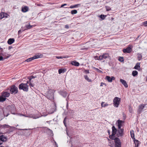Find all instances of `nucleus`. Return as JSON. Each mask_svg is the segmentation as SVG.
<instances>
[{
	"label": "nucleus",
	"instance_id": "nucleus-52",
	"mask_svg": "<svg viewBox=\"0 0 147 147\" xmlns=\"http://www.w3.org/2000/svg\"><path fill=\"white\" fill-rule=\"evenodd\" d=\"M103 84L105 85L106 86V84L105 83H104L102 82L101 83V84L100 85V86H102Z\"/></svg>",
	"mask_w": 147,
	"mask_h": 147
},
{
	"label": "nucleus",
	"instance_id": "nucleus-22",
	"mask_svg": "<svg viewBox=\"0 0 147 147\" xmlns=\"http://www.w3.org/2000/svg\"><path fill=\"white\" fill-rule=\"evenodd\" d=\"M28 7L26 6L22 7V12H26L28 11Z\"/></svg>",
	"mask_w": 147,
	"mask_h": 147
},
{
	"label": "nucleus",
	"instance_id": "nucleus-31",
	"mask_svg": "<svg viewBox=\"0 0 147 147\" xmlns=\"http://www.w3.org/2000/svg\"><path fill=\"white\" fill-rule=\"evenodd\" d=\"M130 134H131V138L132 139H135L134 138V135L133 133L134 131L133 130H131L130 131Z\"/></svg>",
	"mask_w": 147,
	"mask_h": 147
},
{
	"label": "nucleus",
	"instance_id": "nucleus-46",
	"mask_svg": "<svg viewBox=\"0 0 147 147\" xmlns=\"http://www.w3.org/2000/svg\"><path fill=\"white\" fill-rule=\"evenodd\" d=\"M143 25L145 26H147V21L143 22Z\"/></svg>",
	"mask_w": 147,
	"mask_h": 147
},
{
	"label": "nucleus",
	"instance_id": "nucleus-26",
	"mask_svg": "<svg viewBox=\"0 0 147 147\" xmlns=\"http://www.w3.org/2000/svg\"><path fill=\"white\" fill-rule=\"evenodd\" d=\"M134 142L135 144V147H138L140 144V142L137 140L134 139Z\"/></svg>",
	"mask_w": 147,
	"mask_h": 147
},
{
	"label": "nucleus",
	"instance_id": "nucleus-29",
	"mask_svg": "<svg viewBox=\"0 0 147 147\" xmlns=\"http://www.w3.org/2000/svg\"><path fill=\"white\" fill-rule=\"evenodd\" d=\"M80 4H76V5H74L71 6L69 8L71 9H72V8H76V7H78L79 6H80Z\"/></svg>",
	"mask_w": 147,
	"mask_h": 147
},
{
	"label": "nucleus",
	"instance_id": "nucleus-9",
	"mask_svg": "<svg viewBox=\"0 0 147 147\" xmlns=\"http://www.w3.org/2000/svg\"><path fill=\"white\" fill-rule=\"evenodd\" d=\"M40 56L39 55H36L32 57H31L27 59L25 61L27 62H29L35 59H38L40 57Z\"/></svg>",
	"mask_w": 147,
	"mask_h": 147
},
{
	"label": "nucleus",
	"instance_id": "nucleus-60",
	"mask_svg": "<svg viewBox=\"0 0 147 147\" xmlns=\"http://www.w3.org/2000/svg\"><path fill=\"white\" fill-rule=\"evenodd\" d=\"M24 130H28V129H25Z\"/></svg>",
	"mask_w": 147,
	"mask_h": 147
},
{
	"label": "nucleus",
	"instance_id": "nucleus-56",
	"mask_svg": "<svg viewBox=\"0 0 147 147\" xmlns=\"http://www.w3.org/2000/svg\"><path fill=\"white\" fill-rule=\"evenodd\" d=\"M97 56H96V57H95V59H97Z\"/></svg>",
	"mask_w": 147,
	"mask_h": 147
},
{
	"label": "nucleus",
	"instance_id": "nucleus-7",
	"mask_svg": "<svg viewBox=\"0 0 147 147\" xmlns=\"http://www.w3.org/2000/svg\"><path fill=\"white\" fill-rule=\"evenodd\" d=\"M146 105H147V104H142L140 105L139 106L138 109V113H140L142 111V110Z\"/></svg>",
	"mask_w": 147,
	"mask_h": 147
},
{
	"label": "nucleus",
	"instance_id": "nucleus-27",
	"mask_svg": "<svg viewBox=\"0 0 147 147\" xmlns=\"http://www.w3.org/2000/svg\"><path fill=\"white\" fill-rule=\"evenodd\" d=\"M60 94L64 97H65L67 95V93L66 92L63 91L61 92Z\"/></svg>",
	"mask_w": 147,
	"mask_h": 147
},
{
	"label": "nucleus",
	"instance_id": "nucleus-47",
	"mask_svg": "<svg viewBox=\"0 0 147 147\" xmlns=\"http://www.w3.org/2000/svg\"><path fill=\"white\" fill-rule=\"evenodd\" d=\"M65 119H66V118H65L64 120H63V123L65 125V127H66V120H65Z\"/></svg>",
	"mask_w": 147,
	"mask_h": 147
},
{
	"label": "nucleus",
	"instance_id": "nucleus-33",
	"mask_svg": "<svg viewBox=\"0 0 147 147\" xmlns=\"http://www.w3.org/2000/svg\"><path fill=\"white\" fill-rule=\"evenodd\" d=\"M108 105L107 103H105L104 102H102L101 103V105L102 107H105Z\"/></svg>",
	"mask_w": 147,
	"mask_h": 147
},
{
	"label": "nucleus",
	"instance_id": "nucleus-24",
	"mask_svg": "<svg viewBox=\"0 0 147 147\" xmlns=\"http://www.w3.org/2000/svg\"><path fill=\"white\" fill-rule=\"evenodd\" d=\"M14 41L15 40L14 38H10L8 40L7 42L8 44L11 45L14 42Z\"/></svg>",
	"mask_w": 147,
	"mask_h": 147
},
{
	"label": "nucleus",
	"instance_id": "nucleus-25",
	"mask_svg": "<svg viewBox=\"0 0 147 147\" xmlns=\"http://www.w3.org/2000/svg\"><path fill=\"white\" fill-rule=\"evenodd\" d=\"M71 64L72 65L75 66H78L79 65V63L78 62L75 61H72L71 62Z\"/></svg>",
	"mask_w": 147,
	"mask_h": 147
},
{
	"label": "nucleus",
	"instance_id": "nucleus-63",
	"mask_svg": "<svg viewBox=\"0 0 147 147\" xmlns=\"http://www.w3.org/2000/svg\"><path fill=\"white\" fill-rule=\"evenodd\" d=\"M71 147H72V146H71Z\"/></svg>",
	"mask_w": 147,
	"mask_h": 147
},
{
	"label": "nucleus",
	"instance_id": "nucleus-2",
	"mask_svg": "<svg viewBox=\"0 0 147 147\" xmlns=\"http://www.w3.org/2000/svg\"><path fill=\"white\" fill-rule=\"evenodd\" d=\"M10 56L6 53L0 52V61L8 58Z\"/></svg>",
	"mask_w": 147,
	"mask_h": 147
},
{
	"label": "nucleus",
	"instance_id": "nucleus-34",
	"mask_svg": "<svg viewBox=\"0 0 147 147\" xmlns=\"http://www.w3.org/2000/svg\"><path fill=\"white\" fill-rule=\"evenodd\" d=\"M138 59L139 61H140L142 58V56L141 54H138Z\"/></svg>",
	"mask_w": 147,
	"mask_h": 147
},
{
	"label": "nucleus",
	"instance_id": "nucleus-6",
	"mask_svg": "<svg viewBox=\"0 0 147 147\" xmlns=\"http://www.w3.org/2000/svg\"><path fill=\"white\" fill-rule=\"evenodd\" d=\"M120 100V98L117 97H115L114 99L113 102L115 107H118Z\"/></svg>",
	"mask_w": 147,
	"mask_h": 147
},
{
	"label": "nucleus",
	"instance_id": "nucleus-5",
	"mask_svg": "<svg viewBox=\"0 0 147 147\" xmlns=\"http://www.w3.org/2000/svg\"><path fill=\"white\" fill-rule=\"evenodd\" d=\"M114 140L115 147H121V142L120 140L117 138H112Z\"/></svg>",
	"mask_w": 147,
	"mask_h": 147
},
{
	"label": "nucleus",
	"instance_id": "nucleus-62",
	"mask_svg": "<svg viewBox=\"0 0 147 147\" xmlns=\"http://www.w3.org/2000/svg\"><path fill=\"white\" fill-rule=\"evenodd\" d=\"M108 132H109V131H108Z\"/></svg>",
	"mask_w": 147,
	"mask_h": 147
},
{
	"label": "nucleus",
	"instance_id": "nucleus-39",
	"mask_svg": "<svg viewBox=\"0 0 147 147\" xmlns=\"http://www.w3.org/2000/svg\"><path fill=\"white\" fill-rule=\"evenodd\" d=\"M106 16L104 15H101L100 17V18H101L102 20H104L105 18L106 17Z\"/></svg>",
	"mask_w": 147,
	"mask_h": 147
},
{
	"label": "nucleus",
	"instance_id": "nucleus-50",
	"mask_svg": "<svg viewBox=\"0 0 147 147\" xmlns=\"http://www.w3.org/2000/svg\"><path fill=\"white\" fill-rule=\"evenodd\" d=\"M85 72L86 74H88L89 73V71L88 70H85Z\"/></svg>",
	"mask_w": 147,
	"mask_h": 147
},
{
	"label": "nucleus",
	"instance_id": "nucleus-55",
	"mask_svg": "<svg viewBox=\"0 0 147 147\" xmlns=\"http://www.w3.org/2000/svg\"><path fill=\"white\" fill-rule=\"evenodd\" d=\"M68 107V102H67V106H66V107H67V108Z\"/></svg>",
	"mask_w": 147,
	"mask_h": 147
},
{
	"label": "nucleus",
	"instance_id": "nucleus-57",
	"mask_svg": "<svg viewBox=\"0 0 147 147\" xmlns=\"http://www.w3.org/2000/svg\"><path fill=\"white\" fill-rule=\"evenodd\" d=\"M137 131H139V129H138V128H137Z\"/></svg>",
	"mask_w": 147,
	"mask_h": 147
},
{
	"label": "nucleus",
	"instance_id": "nucleus-58",
	"mask_svg": "<svg viewBox=\"0 0 147 147\" xmlns=\"http://www.w3.org/2000/svg\"><path fill=\"white\" fill-rule=\"evenodd\" d=\"M20 31H21L20 30H19V33H20Z\"/></svg>",
	"mask_w": 147,
	"mask_h": 147
},
{
	"label": "nucleus",
	"instance_id": "nucleus-17",
	"mask_svg": "<svg viewBox=\"0 0 147 147\" xmlns=\"http://www.w3.org/2000/svg\"><path fill=\"white\" fill-rule=\"evenodd\" d=\"M120 81L124 86L125 88H127L128 86L126 81L122 79H120Z\"/></svg>",
	"mask_w": 147,
	"mask_h": 147
},
{
	"label": "nucleus",
	"instance_id": "nucleus-59",
	"mask_svg": "<svg viewBox=\"0 0 147 147\" xmlns=\"http://www.w3.org/2000/svg\"><path fill=\"white\" fill-rule=\"evenodd\" d=\"M100 71V72H102L101 71Z\"/></svg>",
	"mask_w": 147,
	"mask_h": 147
},
{
	"label": "nucleus",
	"instance_id": "nucleus-23",
	"mask_svg": "<svg viewBox=\"0 0 147 147\" xmlns=\"http://www.w3.org/2000/svg\"><path fill=\"white\" fill-rule=\"evenodd\" d=\"M10 112L11 114H15L16 112V109L15 107H11V109H10Z\"/></svg>",
	"mask_w": 147,
	"mask_h": 147
},
{
	"label": "nucleus",
	"instance_id": "nucleus-30",
	"mask_svg": "<svg viewBox=\"0 0 147 147\" xmlns=\"http://www.w3.org/2000/svg\"><path fill=\"white\" fill-rule=\"evenodd\" d=\"M138 74V72L137 71L135 70L132 71V75L134 76H135Z\"/></svg>",
	"mask_w": 147,
	"mask_h": 147
},
{
	"label": "nucleus",
	"instance_id": "nucleus-42",
	"mask_svg": "<svg viewBox=\"0 0 147 147\" xmlns=\"http://www.w3.org/2000/svg\"><path fill=\"white\" fill-rule=\"evenodd\" d=\"M119 60L121 62H123V57H120L119 59Z\"/></svg>",
	"mask_w": 147,
	"mask_h": 147
},
{
	"label": "nucleus",
	"instance_id": "nucleus-1",
	"mask_svg": "<svg viewBox=\"0 0 147 147\" xmlns=\"http://www.w3.org/2000/svg\"><path fill=\"white\" fill-rule=\"evenodd\" d=\"M97 60H102L104 59H110L109 54L108 53H104L102 55H100L99 57H97Z\"/></svg>",
	"mask_w": 147,
	"mask_h": 147
},
{
	"label": "nucleus",
	"instance_id": "nucleus-32",
	"mask_svg": "<svg viewBox=\"0 0 147 147\" xmlns=\"http://www.w3.org/2000/svg\"><path fill=\"white\" fill-rule=\"evenodd\" d=\"M65 72V70L63 69H61L58 70V72L59 74H61V73H64Z\"/></svg>",
	"mask_w": 147,
	"mask_h": 147
},
{
	"label": "nucleus",
	"instance_id": "nucleus-44",
	"mask_svg": "<svg viewBox=\"0 0 147 147\" xmlns=\"http://www.w3.org/2000/svg\"><path fill=\"white\" fill-rule=\"evenodd\" d=\"M26 27L27 29H29L31 28L32 27V26L29 25H27L26 26Z\"/></svg>",
	"mask_w": 147,
	"mask_h": 147
},
{
	"label": "nucleus",
	"instance_id": "nucleus-3",
	"mask_svg": "<svg viewBox=\"0 0 147 147\" xmlns=\"http://www.w3.org/2000/svg\"><path fill=\"white\" fill-rule=\"evenodd\" d=\"M19 89L22 90L25 92H27L28 91V86L27 84L22 83L19 85Z\"/></svg>",
	"mask_w": 147,
	"mask_h": 147
},
{
	"label": "nucleus",
	"instance_id": "nucleus-61",
	"mask_svg": "<svg viewBox=\"0 0 147 147\" xmlns=\"http://www.w3.org/2000/svg\"><path fill=\"white\" fill-rule=\"evenodd\" d=\"M18 33H19V32H18Z\"/></svg>",
	"mask_w": 147,
	"mask_h": 147
},
{
	"label": "nucleus",
	"instance_id": "nucleus-53",
	"mask_svg": "<svg viewBox=\"0 0 147 147\" xmlns=\"http://www.w3.org/2000/svg\"><path fill=\"white\" fill-rule=\"evenodd\" d=\"M12 48V46H9L8 47V49L9 50H10L11 49V48Z\"/></svg>",
	"mask_w": 147,
	"mask_h": 147
},
{
	"label": "nucleus",
	"instance_id": "nucleus-43",
	"mask_svg": "<svg viewBox=\"0 0 147 147\" xmlns=\"http://www.w3.org/2000/svg\"><path fill=\"white\" fill-rule=\"evenodd\" d=\"M105 7L106 10L107 11H109L111 9V8L109 7L106 6Z\"/></svg>",
	"mask_w": 147,
	"mask_h": 147
},
{
	"label": "nucleus",
	"instance_id": "nucleus-38",
	"mask_svg": "<svg viewBox=\"0 0 147 147\" xmlns=\"http://www.w3.org/2000/svg\"><path fill=\"white\" fill-rule=\"evenodd\" d=\"M35 78L36 77H34V76H29L28 77V78L30 81H31V80L32 79Z\"/></svg>",
	"mask_w": 147,
	"mask_h": 147
},
{
	"label": "nucleus",
	"instance_id": "nucleus-41",
	"mask_svg": "<svg viewBox=\"0 0 147 147\" xmlns=\"http://www.w3.org/2000/svg\"><path fill=\"white\" fill-rule=\"evenodd\" d=\"M27 83H28L29 84V85H30V86H31V87H33L34 85V84H32L31 83V82L30 81H29V82H27Z\"/></svg>",
	"mask_w": 147,
	"mask_h": 147
},
{
	"label": "nucleus",
	"instance_id": "nucleus-4",
	"mask_svg": "<svg viewBox=\"0 0 147 147\" xmlns=\"http://www.w3.org/2000/svg\"><path fill=\"white\" fill-rule=\"evenodd\" d=\"M10 91L11 94H15L18 92V88L15 85H13L11 86Z\"/></svg>",
	"mask_w": 147,
	"mask_h": 147
},
{
	"label": "nucleus",
	"instance_id": "nucleus-36",
	"mask_svg": "<svg viewBox=\"0 0 147 147\" xmlns=\"http://www.w3.org/2000/svg\"><path fill=\"white\" fill-rule=\"evenodd\" d=\"M47 96V98L49 99H51L52 98H53V92L51 93V94L50 96H49L48 94Z\"/></svg>",
	"mask_w": 147,
	"mask_h": 147
},
{
	"label": "nucleus",
	"instance_id": "nucleus-14",
	"mask_svg": "<svg viewBox=\"0 0 147 147\" xmlns=\"http://www.w3.org/2000/svg\"><path fill=\"white\" fill-rule=\"evenodd\" d=\"M8 15L6 13L1 12L0 13V19H2L4 18H7Z\"/></svg>",
	"mask_w": 147,
	"mask_h": 147
},
{
	"label": "nucleus",
	"instance_id": "nucleus-40",
	"mask_svg": "<svg viewBox=\"0 0 147 147\" xmlns=\"http://www.w3.org/2000/svg\"><path fill=\"white\" fill-rule=\"evenodd\" d=\"M51 109L52 110V111H49V112L48 113L49 114H52L55 111V109L54 108H51Z\"/></svg>",
	"mask_w": 147,
	"mask_h": 147
},
{
	"label": "nucleus",
	"instance_id": "nucleus-11",
	"mask_svg": "<svg viewBox=\"0 0 147 147\" xmlns=\"http://www.w3.org/2000/svg\"><path fill=\"white\" fill-rule=\"evenodd\" d=\"M26 117L30 118H33V119H36L40 117L41 116H40L38 114L36 115H34L31 114L30 115H27V116H26Z\"/></svg>",
	"mask_w": 147,
	"mask_h": 147
},
{
	"label": "nucleus",
	"instance_id": "nucleus-13",
	"mask_svg": "<svg viewBox=\"0 0 147 147\" xmlns=\"http://www.w3.org/2000/svg\"><path fill=\"white\" fill-rule=\"evenodd\" d=\"M9 127V125L6 124H5L3 125H0V134H3L1 130L2 129L6 128H8Z\"/></svg>",
	"mask_w": 147,
	"mask_h": 147
},
{
	"label": "nucleus",
	"instance_id": "nucleus-8",
	"mask_svg": "<svg viewBox=\"0 0 147 147\" xmlns=\"http://www.w3.org/2000/svg\"><path fill=\"white\" fill-rule=\"evenodd\" d=\"M7 138L3 135L0 136V145L2 144L3 142H6L7 140Z\"/></svg>",
	"mask_w": 147,
	"mask_h": 147
},
{
	"label": "nucleus",
	"instance_id": "nucleus-10",
	"mask_svg": "<svg viewBox=\"0 0 147 147\" xmlns=\"http://www.w3.org/2000/svg\"><path fill=\"white\" fill-rule=\"evenodd\" d=\"M132 51L131 48L130 47V46H129L126 49H123V51L124 53H130Z\"/></svg>",
	"mask_w": 147,
	"mask_h": 147
},
{
	"label": "nucleus",
	"instance_id": "nucleus-48",
	"mask_svg": "<svg viewBox=\"0 0 147 147\" xmlns=\"http://www.w3.org/2000/svg\"><path fill=\"white\" fill-rule=\"evenodd\" d=\"M65 28L67 29H68L69 28V27L68 25H66L65 26Z\"/></svg>",
	"mask_w": 147,
	"mask_h": 147
},
{
	"label": "nucleus",
	"instance_id": "nucleus-51",
	"mask_svg": "<svg viewBox=\"0 0 147 147\" xmlns=\"http://www.w3.org/2000/svg\"><path fill=\"white\" fill-rule=\"evenodd\" d=\"M0 52H3V48L0 47Z\"/></svg>",
	"mask_w": 147,
	"mask_h": 147
},
{
	"label": "nucleus",
	"instance_id": "nucleus-54",
	"mask_svg": "<svg viewBox=\"0 0 147 147\" xmlns=\"http://www.w3.org/2000/svg\"><path fill=\"white\" fill-rule=\"evenodd\" d=\"M129 107H129V111L130 112H131L132 111V110L131 109H130V108H129Z\"/></svg>",
	"mask_w": 147,
	"mask_h": 147
},
{
	"label": "nucleus",
	"instance_id": "nucleus-28",
	"mask_svg": "<svg viewBox=\"0 0 147 147\" xmlns=\"http://www.w3.org/2000/svg\"><path fill=\"white\" fill-rule=\"evenodd\" d=\"M6 99V98L2 95L1 96H0V102L5 101Z\"/></svg>",
	"mask_w": 147,
	"mask_h": 147
},
{
	"label": "nucleus",
	"instance_id": "nucleus-19",
	"mask_svg": "<svg viewBox=\"0 0 147 147\" xmlns=\"http://www.w3.org/2000/svg\"><path fill=\"white\" fill-rule=\"evenodd\" d=\"M112 131L111 135L112 136H114L116 134V132L117 131V130L115 127L113 126L112 127Z\"/></svg>",
	"mask_w": 147,
	"mask_h": 147
},
{
	"label": "nucleus",
	"instance_id": "nucleus-12",
	"mask_svg": "<svg viewBox=\"0 0 147 147\" xmlns=\"http://www.w3.org/2000/svg\"><path fill=\"white\" fill-rule=\"evenodd\" d=\"M123 129H122L121 128L120 129H118L117 130V132L118 133V136L119 137L123 136Z\"/></svg>",
	"mask_w": 147,
	"mask_h": 147
},
{
	"label": "nucleus",
	"instance_id": "nucleus-37",
	"mask_svg": "<svg viewBox=\"0 0 147 147\" xmlns=\"http://www.w3.org/2000/svg\"><path fill=\"white\" fill-rule=\"evenodd\" d=\"M84 78L85 79L87 80L89 82H91V80L87 76H84Z\"/></svg>",
	"mask_w": 147,
	"mask_h": 147
},
{
	"label": "nucleus",
	"instance_id": "nucleus-16",
	"mask_svg": "<svg viewBox=\"0 0 147 147\" xmlns=\"http://www.w3.org/2000/svg\"><path fill=\"white\" fill-rule=\"evenodd\" d=\"M117 122L118 129H120L122 126V124L124 123V121L121 120H118L117 121Z\"/></svg>",
	"mask_w": 147,
	"mask_h": 147
},
{
	"label": "nucleus",
	"instance_id": "nucleus-21",
	"mask_svg": "<svg viewBox=\"0 0 147 147\" xmlns=\"http://www.w3.org/2000/svg\"><path fill=\"white\" fill-rule=\"evenodd\" d=\"M3 113L4 116H3V114L2 113H0V119L1 120L2 119H3L4 118V117H7L9 114V113H7L6 114H5V113H4L3 111Z\"/></svg>",
	"mask_w": 147,
	"mask_h": 147
},
{
	"label": "nucleus",
	"instance_id": "nucleus-15",
	"mask_svg": "<svg viewBox=\"0 0 147 147\" xmlns=\"http://www.w3.org/2000/svg\"><path fill=\"white\" fill-rule=\"evenodd\" d=\"M105 79L109 82H111L113 80L115 79V78L113 76L110 77V76H107L106 77Z\"/></svg>",
	"mask_w": 147,
	"mask_h": 147
},
{
	"label": "nucleus",
	"instance_id": "nucleus-49",
	"mask_svg": "<svg viewBox=\"0 0 147 147\" xmlns=\"http://www.w3.org/2000/svg\"><path fill=\"white\" fill-rule=\"evenodd\" d=\"M67 4H64L61 5V7H63L64 6L67 5Z\"/></svg>",
	"mask_w": 147,
	"mask_h": 147
},
{
	"label": "nucleus",
	"instance_id": "nucleus-18",
	"mask_svg": "<svg viewBox=\"0 0 147 147\" xmlns=\"http://www.w3.org/2000/svg\"><path fill=\"white\" fill-rule=\"evenodd\" d=\"M2 95L6 98V97H8L10 96V94L7 92H4L2 93Z\"/></svg>",
	"mask_w": 147,
	"mask_h": 147
},
{
	"label": "nucleus",
	"instance_id": "nucleus-35",
	"mask_svg": "<svg viewBox=\"0 0 147 147\" xmlns=\"http://www.w3.org/2000/svg\"><path fill=\"white\" fill-rule=\"evenodd\" d=\"M77 12V11L75 9L72 10L71 11V13L72 15L76 14Z\"/></svg>",
	"mask_w": 147,
	"mask_h": 147
},
{
	"label": "nucleus",
	"instance_id": "nucleus-20",
	"mask_svg": "<svg viewBox=\"0 0 147 147\" xmlns=\"http://www.w3.org/2000/svg\"><path fill=\"white\" fill-rule=\"evenodd\" d=\"M140 63H137L136 65L134 67V68L136 69L139 70H140Z\"/></svg>",
	"mask_w": 147,
	"mask_h": 147
},
{
	"label": "nucleus",
	"instance_id": "nucleus-45",
	"mask_svg": "<svg viewBox=\"0 0 147 147\" xmlns=\"http://www.w3.org/2000/svg\"><path fill=\"white\" fill-rule=\"evenodd\" d=\"M56 58L58 59H63V58H65V57H63L62 56H57L56 57Z\"/></svg>",
	"mask_w": 147,
	"mask_h": 147
}]
</instances>
